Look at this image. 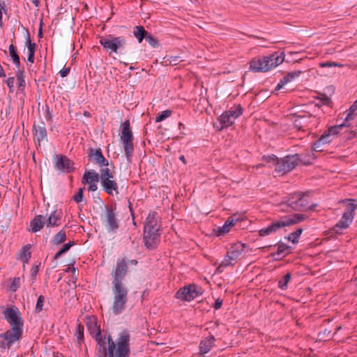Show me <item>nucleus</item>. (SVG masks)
I'll return each mask as SVG.
<instances>
[{"label": "nucleus", "instance_id": "obj_1", "mask_svg": "<svg viewBox=\"0 0 357 357\" xmlns=\"http://www.w3.org/2000/svg\"><path fill=\"white\" fill-rule=\"evenodd\" d=\"M126 258L118 259L115 268L112 272V289L114 296L112 312L114 314H121L128 301V290L123 282L128 272Z\"/></svg>", "mask_w": 357, "mask_h": 357}, {"label": "nucleus", "instance_id": "obj_2", "mask_svg": "<svg viewBox=\"0 0 357 357\" xmlns=\"http://www.w3.org/2000/svg\"><path fill=\"white\" fill-rule=\"evenodd\" d=\"M3 314L12 328L0 335V337L4 340L0 343V346L9 349L12 344L22 336L23 322L15 309L8 308Z\"/></svg>", "mask_w": 357, "mask_h": 357}, {"label": "nucleus", "instance_id": "obj_3", "mask_svg": "<svg viewBox=\"0 0 357 357\" xmlns=\"http://www.w3.org/2000/svg\"><path fill=\"white\" fill-rule=\"evenodd\" d=\"M160 227L158 213L150 212L144 223L143 237L145 246L149 250L155 248L160 242Z\"/></svg>", "mask_w": 357, "mask_h": 357}, {"label": "nucleus", "instance_id": "obj_4", "mask_svg": "<svg viewBox=\"0 0 357 357\" xmlns=\"http://www.w3.org/2000/svg\"><path fill=\"white\" fill-rule=\"evenodd\" d=\"M86 325L90 334L95 338L98 344V351L99 353L107 351V348L116 349L117 341L114 342L110 335H101L100 327L97 326L96 318L93 316L86 317Z\"/></svg>", "mask_w": 357, "mask_h": 357}, {"label": "nucleus", "instance_id": "obj_5", "mask_svg": "<svg viewBox=\"0 0 357 357\" xmlns=\"http://www.w3.org/2000/svg\"><path fill=\"white\" fill-rule=\"evenodd\" d=\"M284 60V53L274 52L262 58L253 59L250 62V70L254 72H268L281 64Z\"/></svg>", "mask_w": 357, "mask_h": 357}, {"label": "nucleus", "instance_id": "obj_6", "mask_svg": "<svg viewBox=\"0 0 357 357\" xmlns=\"http://www.w3.org/2000/svg\"><path fill=\"white\" fill-rule=\"evenodd\" d=\"M130 335L128 332L121 333L117 338L116 349L107 348V351L100 353V357H129L130 356Z\"/></svg>", "mask_w": 357, "mask_h": 357}, {"label": "nucleus", "instance_id": "obj_7", "mask_svg": "<svg viewBox=\"0 0 357 357\" xmlns=\"http://www.w3.org/2000/svg\"><path fill=\"white\" fill-rule=\"evenodd\" d=\"M100 180L102 189L109 195L119 194V185L114 179V172L108 167L102 168L100 171Z\"/></svg>", "mask_w": 357, "mask_h": 357}, {"label": "nucleus", "instance_id": "obj_8", "mask_svg": "<svg viewBox=\"0 0 357 357\" xmlns=\"http://www.w3.org/2000/svg\"><path fill=\"white\" fill-rule=\"evenodd\" d=\"M345 201L349 202V203H348L341 219L332 228V231L337 234H342V230L349 227L354 220V212L357 208V205L353 203L356 201L355 199H350Z\"/></svg>", "mask_w": 357, "mask_h": 357}, {"label": "nucleus", "instance_id": "obj_9", "mask_svg": "<svg viewBox=\"0 0 357 357\" xmlns=\"http://www.w3.org/2000/svg\"><path fill=\"white\" fill-rule=\"evenodd\" d=\"M121 140L123 144L124 151L128 160H130L134 151L133 135L130 128V121L126 120L121 125Z\"/></svg>", "mask_w": 357, "mask_h": 357}, {"label": "nucleus", "instance_id": "obj_10", "mask_svg": "<svg viewBox=\"0 0 357 357\" xmlns=\"http://www.w3.org/2000/svg\"><path fill=\"white\" fill-rule=\"evenodd\" d=\"M100 43L111 54L113 52L117 53L119 50H123L126 44V40L123 36L114 37L109 35L107 37L101 38Z\"/></svg>", "mask_w": 357, "mask_h": 357}, {"label": "nucleus", "instance_id": "obj_11", "mask_svg": "<svg viewBox=\"0 0 357 357\" xmlns=\"http://www.w3.org/2000/svg\"><path fill=\"white\" fill-rule=\"evenodd\" d=\"M299 160L300 158L298 154L287 155L280 159L274 172L279 176L283 175L294 169L298 165Z\"/></svg>", "mask_w": 357, "mask_h": 357}, {"label": "nucleus", "instance_id": "obj_12", "mask_svg": "<svg viewBox=\"0 0 357 357\" xmlns=\"http://www.w3.org/2000/svg\"><path fill=\"white\" fill-rule=\"evenodd\" d=\"M102 219L108 232H116L119 227V224L115 207L112 206H105V213Z\"/></svg>", "mask_w": 357, "mask_h": 357}, {"label": "nucleus", "instance_id": "obj_13", "mask_svg": "<svg viewBox=\"0 0 357 357\" xmlns=\"http://www.w3.org/2000/svg\"><path fill=\"white\" fill-rule=\"evenodd\" d=\"M199 293L195 284H190L181 288L176 294V297L182 301H190L196 298Z\"/></svg>", "mask_w": 357, "mask_h": 357}, {"label": "nucleus", "instance_id": "obj_14", "mask_svg": "<svg viewBox=\"0 0 357 357\" xmlns=\"http://www.w3.org/2000/svg\"><path fill=\"white\" fill-rule=\"evenodd\" d=\"M54 167L61 172H71L74 171L73 162L65 155H56L54 158Z\"/></svg>", "mask_w": 357, "mask_h": 357}, {"label": "nucleus", "instance_id": "obj_15", "mask_svg": "<svg viewBox=\"0 0 357 357\" xmlns=\"http://www.w3.org/2000/svg\"><path fill=\"white\" fill-rule=\"evenodd\" d=\"M240 113H222L218 118L217 121L214 123V126L217 130H221L224 128L228 127L233 123L235 119L238 117Z\"/></svg>", "mask_w": 357, "mask_h": 357}, {"label": "nucleus", "instance_id": "obj_16", "mask_svg": "<svg viewBox=\"0 0 357 357\" xmlns=\"http://www.w3.org/2000/svg\"><path fill=\"white\" fill-rule=\"evenodd\" d=\"M238 221V218L236 215L229 217L225 222L222 227H218L213 229L215 234L218 236H224L227 234L231 228L235 225V223Z\"/></svg>", "mask_w": 357, "mask_h": 357}, {"label": "nucleus", "instance_id": "obj_17", "mask_svg": "<svg viewBox=\"0 0 357 357\" xmlns=\"http://www.w3.org/2000/svg\"><path fill=\"white\" fill-rule=\"evenodd\" d=\"M299 211H313L316 207V204H310V195L308 193L299 192V202L298 204Z\"/></svg>", "mask_w": 357, "mask_h": 357}, {"label": "nucleus", "instance_id": "obj_18", "mask_svg": "<svg viewBox=\"0 0 357 357\" xmlns=\"http://www.w3.org/2000/svg\"><path fill=\"white\" fill-rule=\"evenodd\" d=\"M337 122H339V119L337 120ZM344 130V125H342V123H337L336 125L328 127L327 130H326L322 135L326 136L327 138L328 137V139L327 140L330 143L335 136L342 135V131Z\"/></svg>", "mask_w": 357, "mask_h": 357}, {"label": "nucleus", "instance_id": "obj_19", "mask_svg": "<svg viewBox=\"0 0 357 357\" xmlns=\"http://www.w3.org/2000/svg\"><path fill=\"white\" fill-rule=\"evenodd\" d=\"M89 157L93 159L94 162L98 165L100 167H108V162L102 155L100 149H89Z\"/></svg>", "mask_w": 357, "mask_h": 357}, {"label": "nucleus", "instance_id": "obj_20", "mask_svg": "<svg viewBox=\"0 0 357 357\" xmlns=\"http://www.w3.org/2000/svg\"><path fill=\"white\" fill-rule=\"evenodd\" d=\"M285 202L280 204L282 207V210H287L284 207H290L291 209L294 211H297L299 209L298 206V204L299 202V192H294L290 194L288 197H285Z\"/></svg>", "mask_w": 357, "mask_h": 357}, {"label": "nucleus", "instance_id": "obj_21", "mask_svg": "<svg viewBox=\"0 0 357 357\" xmlns=\"http://www.w3.org/2000/svg\"><path fill=\"white\" fill-rule=\"evenodd\" d=\"M307 216L303 214H293L292 215H286L280 218L283 227L297 224L305 220Z\"/></svg>", "mask_w": 357, "mask_h": 357}, {"label": "nucleus", "instance_id": "obj_22", "mask_svg": "<svg viewBox=\"0 0 357 357\" xmlns=\"http://www.w3.org/2000/svg\"><path fill=\"white\" fill-rule=\"evenodd\" d=\"M283 227L280 218L271 222L267 227L263 228L259 231V236H266L273 233Z\"/></svg>", "mask_w": 357, "mask_h": 357}, {"label": "nucleus", "instance_id": "obj_23", "mask_svg": "<svg viewBox=\"0 0 357 357\" xmlns=\"http://www.w3.org/2000/svg\"><path fill=\"white\" fill-rule=\"evenodd\" d=\"M312 115H303V116H296V114L290 115V118L294 120V126L298 130H303L304 128L307 126L308 120L311 118Z\"/></svg>", "mask_w": 357, "mask_h": 357}, {"label": "nucleus", "instance_id": "obj_24", "mask_svg": "<svg viewBox=\"0 0 357 357\" xmlns=\"http://www.w3.org/2000/svg\"><path fill=\"white\" fill-rule=\"evenodd\" d=\"M302 73L303 71L301 70H295L288 73L280 79V82L278 84L275 88V90H280L285 84L292 82L296 78L298 77Z\"/></svg>", "mask_w": 357, "mask_h": 357}, {"label": "nucleus", "instance_id": "obj_25", "mask_svg": "<svg viewBox=\"0 0 357 357\" xmlns=\"http://www.w3.org/2000/svg\"><path fill=\"white\" fill-rule=\"evenodd\" d=\"M245 248V244L237 243L231 246L230 250L227 252V257H229L233 261H236L243 252Z\"/></svg>", "mask_w": 357, "mask_h": 357}, {"label": "nucleus", "instance_id": "obj_26", "mask_svg": "<svg viewBox=\"0 0 357 357\" xmlns=\"http://www.w3.org/2000/svg\"><path fill=\"white\" fill-rule=\"evenodd\" d=\"M100 178V175L95 171H86L83 175L82 182L86 183L89 185L98 183Z\"/></svg>", "mask_w": 357, "mask_h": 357}, {"label": "nucleus", "instance_id": "obj_27", "mask_svg": "<svg viewBox=\"0 0 357 357\" xmlns=\"http://www.w3.org/2000/svg\"><path fill=\"white\" fill-rule=\"evenodd\" d=\"M342 125H344V129L357 128V113H347L346 118L342 122Z\"/></svg>", "mask_w": 357, "mask_h": 357}, {"label": "nucleus", "instance_id": "obj_28", "mask_svg": "<svg viewBox=\"0 0 357 357\" xmlns=\"http://www.w3.org/2000/svg\"><path fill=\"white\" fill-rule=\"evenodd\" d=\"M215 337L211 335L203 340L199 344L200 352L202 354L208 353L214 345Z\"/></svg>", "mask_w": 357, "mask_h": 357}, {"label": "nucleus", "instance_id": "obj_29", "mask_svg": "<svg viewBox=\"0 0 357 357\" xmlns=\"http://www.w3.org/2000/svg\"><path fill=\"white\" fill-rule=\"evenodd\" d=\"M61 217L62 213L61 211H52L47 220V227L59 226L60 225Z\"/></svg>", "mask_w": 357, "mask_h": 357}, {"label": "nucleus", "instance_id": "obj_30", "mask_svg": "<svg viewBox=\"0 0 357 357\" xmlns=\"http://www.w3.org/2000/svg\"><path fill=\"white\" fill-rule=\"evenodd\" d=\"M45 224V217L39 215H36L30 222L31 231L33 232H37L40 231Z\"/></svg>", "mask_w": 357, "mask_h": 357}, {"label": "nucleus", "instance_id": "obj_31", "mask_svg": "<svg viewBox=\"0 0 357 357\" xmlns=\"http://www.w3.org/2000/svg\"><path fill=\"white\" fill-rule=\"evenodd\" d=\"M327 137L326 136H324L323 135H321V137L313 143L312 147V151L316 152H321L323 151L322 146L328 144L329 142L327 140Z\"/></svg>", "mask_w": 357, "mask_h": 357}, {"label": "nucleus", "instance_id": "obj_32", "mask_svg": "<svg viewBox=\"0 0 357 357\" xmlns=\"http://www.w3.org/2000/svg\"><path fill=\"white\" fill-rule=\"evenodd\" d=\"M148 33L142 26H137L134 28L133 34L139 43L146 38Z\"/></svg>", "mask_w": 357, "mask_h": 357}, {"label": "nucleus", "instance_id": "obj_33", "mask_svg": "<svg viewBox=\"0 0 357 357\" xmlns=\"http://www.w3.org/2000/svg\"><path fill=\"white\" fill-rule=\"evenodd\" d=\"M35 129V135L37 137L38 142L47 139V132L44 123H43V126H36L34 125Z\"/></svg>", "mask_w": 357, "mask_h": 357}, {"label": "nucleus", "instance_id": "obj_34", "mask_svg": "<svg viewBox=\"0 0 357 357\" xmlns=\"http://www.w3.org/2000/svg\"><path fill=\"white\" fill-rule=\"evenodd\" d=\"M66 226L55 234L52 238V243L54 245H59L63 243L66 239V232L65 228Z\"/></svg>", "mask_w": 357, "mask_h": 357}, {"label": "nucleus", "instance_id": "obj_35", "mask_svg": "<svg viewBox=\"0 0 357 357\" xmlns=\"http://www.w3.org/2000/svg\"><path fill=\"white\" fill-rule=\"evenodd\" d=\"M26 43L27 45V49H28V52H29L27 61L29 62L33 63L34 54H35V50H36V43H31L29 37L26 39Z\"/></svg>", "mask_w": 357, "mask_h": 357}, {"label": "nucleus", "instance_id": "obj_36", "mask_svg": "<svg viewBox=\"0 0 357 357\" xmlns=\"http://www.w3.org/2000/svg\"><path fill=\"white\" fill-rule=\"evenodd\" d=\"M9 53H10V57L13 59V63L15 65V66L17 68H20V66H21L20 57H19L18 54H17L15 47H14V45L13 44H10L9 46Z\"/></svg>", "mask_w": 357, "mask_h": 357}, {"label": "nucleus", "instance_id": "obj_37", "mask_svg": "<svg viewBox=\"0 0 357 357\" xmlns=\"http://www.w3.org/2000/svg\"><path fill=\"white\" fill-rule=\"evenodd\" d=\"M278 248L276 251V255H283L286 256L287 254L290 253V247L285 243H278Z\"/></svg>", "mask_w": 357, "mask_h": 357}, {"label": "nucleus", "instance_id": "obj_38", "mask_svg": "<svg viewBox=\"0 0 357 357\" xmlns=\"http://www.w3.org/2000/svg\"><path fill=\"white\" fill-rule=\"evenodd\" d=\"M234 264V261L231 260L229 257H227V255L225 257L223 261L220 264V265L217 267L216 272L222 273L224 271V268L228 266H233Z\"/></svg>", "mask_w": 357, "mask_h": 357}, {"label": "nucleus", "instance_id": "obj_39", "mask_svg": "<svg viewBox=\"0 0 357 357\" xmlns=\"http://www.w3.org/2000/svg\"><path fill=\"white\" fill-rule=\"evenodd\" d=\"M303 232L302 228H298L296 231L291 232L289 234L287 237H286L289 241H291L293 243H297L298 242V238L301 234Z\"/></svg>", "mask_w": 357, "mask_h": 357}, {"label": "nucleus", "instance_id": "obj_40", "mask_svg": "<svg viewBox=\"0 0 357 357\" xmlns=\"http://www.w3.org/2000/svg\"><path fill=\"white\" fill-rule=\"evenodd\" d=\"M291 273H286L282 279L278 281V287L281 289H287L288 283L291 279Z\"/></svg>", "mask_w": 357, "mask_h": 357}, {"label": "nucleus", "instance_id": "obj_41", "mask_svg": "<svg viewBox=\"0 0 357 357\" xmlns=\"http://www.w3.org/2000/svg\"><path fill=\"white\" fill-rule=\"evenodd\" d=\"M74 245V242L72 241V242H68L66 244H64L63 245V247L61 248V249L58 251L54 257V259L56 260L58 259L63 254H64L65 252H66L67 251L69 250V249Z\"/></svg>", "mask_w": 357, "mask_h": 357}, {"label": "nucleus", "instance_id": "obj_42", "mask_svg": "<svg viewBox=\"0 0 357 357\" xmlns=\"http://www.w3.org/2000/svg\"><path fill=\"white\" fill-rule=\"evenodd\" d=\"M17 71L16 73V77L18 82V87L20 89H23L25 86V80L24 77V72L23 70H20V68H17Z\"/></svg>", "mask_w": 357, "mask_h": 357}, {"label": "nucleus", "instance_id": "obj_43", "mask_svg": "<svg viewBox=\"0 0 357 357\" xmlns=\"http://www.w3.org/2000/svg\"><path fill=\"white\" fill-rule=\"evenodd\" d=\"M29 248L28 246H25L22 248L21 250L20 255V259L24 263H27L29 259L31 257V252L29 251Z\"/></svg>", "mask_w": 357, "mask_h": 357}, {"label": "nucleus", "instance_id": "obj_44", "mask_svg": "<svg viewBox=\"0 0 357 357\" xmlns=\"http://www.w3.org/2000/svg\"><path fill=\"white\" fill-rule=\"evenodd\" d=\"M342 135H345L346 139H351L356 136L355 129L346 128L342 131Z\"/></svg>", "mask_w": 357, "mask_h": 357}, {"label": "nucleus", "instance_id": "obj_45", "mask_svg": "<svg viewBox=\"0 0 357 357\" xmlns=\"http://www.w3.org/2000/svg\"><path fill=\"white\" fill-rule=\"evenodd\" d=\"M264 160L267 163H273L278 166V162L280 159L275 155H271L263 157Z\"/></svg>", "mask_w": 357, "mask_h": 357}, {"label": "nucleus", "instance_id": "obj_46", "mask_svg": "<svg viewBox=\"0 0 357 357\" xmlns=\"http://www.w3.org/2000/svg\"><path fill=\"white\" fill-rule=\"evenodd\" d=\"M146 40L149 43V45L153 47H158L159 46V43L156 38H155L151 34L148 33Z\"/></svg>", "mask_w": 357, "mask_h": 357}, {"label": "nucleus", "instance_id": "obj_47", "mask_svg": "<svg viewBox=\"0 0 357 357\" xmlns=\"http://www.w3.org/2000/svg\"><path fill=\"white\" fill-rule=\"evenodd\" d=\"M45 302V297L42 295L39 296L37 300L36 305V312H40L43 310V304Z\"/></svg>", "mask_w": 357, "mask_h": 357}, {"label": "nucleus", "instance_id": "obj_48", "mask_svg": "<svg viewBox=\"0 0 357 357\" xmlns=\"http://www.w3.org/2000/svg\"><path fill=\"white\" fill-rule=\"evenodd\" d=\"M20 278H14L12 283L10 284V289L12 291L15 292L17 290V289L20 287Z\"/></svg>", "mask_w": 357, "mask_h": 357}, {"label": "nucleus", "instance_id": "obj_49", "mask_svg": "<svg viewBox=\"0 0 357 357\" xmlns=\"http://www.w3.org/2000/svg\"><path fill=\"white\" fill-rule=\"evenodd\" d=\"M84 188H79L77 193L73 197V200L76 203H79L83 200Z\"/></svg>", "mask_w": 357, "mask_h": 357}, {"label": "nucleus", "instance_id": "obj_50", "mask_svg": "<svg viewBox=\"0 0 357 357\" xmlns=\"http://www.w3.org/2000/svg\"><path fill=\"white\" fill-rule=\"evenodd\" d=\"M77 338L79 341H81L84 338V326L79 324L77 326V331L76 333Z\"/></svg>", "mask_w": 357, "mask_h": 357}, {"label": "nucleus", "instance_id": "obj_51", "mask_svg": "<svg viewBox=\"0 0 357 357\" xmlns=\"http://www.w3.org/2000/svg\"><path fill=\"white\" fill-rule=\"evenodd\" d=\"M331 102V99L324 96L323 98L318 100V102L316 104V106L320 107L321 105H328Z\"/></svg>", "mask_w": 357, "mask_h": 357}, {"label": "nucleus", "instance_id": "obj_52", "mask_svg": "<svg viewBox=\"0 0 357 357\" xmlns=\"http://www.w3.org/2000/svg\"><path fill=\"white\" fill-rule=\"evenodd\" d=\"M320 66L321 67H336V66L342 67V66H343V65L338 63L333 62V61H328L326 63H321Z\"/></svg>", "mask_w": 357, "mask_h": 357}, {"label": "nucleus", "instance_id": "obj_53", "mask_svg": "<svg viewBox=\"0 0 357 357\" xmlns=\"http://www.w3.org/2000/svg\"><path fill=\"white\" fill-rule=\"evenodd\" d=\"M7 86L9 87L10 91H13L15 78L13 77H8L6 81Z\"/></svg>", "mask_w": 357, "mask_h": 357}, {"label": "nucleus", "instance_id": "obj_54", "mask_svg": "<svg viewBox=\"0 0 357 357\" xmlns=\"http://www.w3.org/2000/svg\"><path fill=\"white\" fill-rule=\"evenodd\" d=\"M172 113H161L155 118V122H160L169 117Z\"/></svg>", "mask_w": 357, "mask_h": 357}, {"label": "nucleus", "instance_id": "obj_55", "mask_svg": "<svg viewBox=\"0 0 357 357\" xmlns=\"http://www.w3.org/2000/svg\"><path fill=\"white\" fill-rule=\"evenodd\" d=\"M70 68L69 67L68 68H63L59 71V75L61 77H66L69 73H70Z\"/></svg>", "mask_w": 357, "mask_h": 357}, {"label": "nucleus", "instance_id": "obj_56", "mask_svg": "<svg viewBox=\"0 0 357 357\" xmlns=\"http://www.w3.org/2000/svg\"><path fill=\"white\" fill-rule=\"evenodd\" d=\"M222 300H220V298L217 299L215 301V302L213 304V307L215 309V310H218L219 308L221 307L222 306Z\"/></svg>", "mask_w": 357, "mask_h": 357}, {"label": "nucleus", "instance_id": "obj_57", "mask_svg": "<svg viewBox=\"0 0 357 357\" xmlns=\"http://www.w3.org/2000/svg\"><path fill=\"white\" fill-rule=\"evenodd\" d=\"M98 189L97 183H94L93 184H91L89 185L88 190L89 191H96Z\"/></svg>", "mask_w": 357, "mask_h": 357}, {"label": "nucleus", "instance_id": "obj_58", "mask_svg": "<svg viewBox=\"0 0 357 357\" xmlns=\"http://www.w3.org/2000/svg\"><path fill=\"white\" fill-rule=\"evenodd\" d=\"M179 57L178 56H174V57H172L170 61H169V63L171 64H173V65H176L178 61H179Z\"/></svg>", "mask_w": 357, "mask_h": 357}, {"label": "nucleus", "instance_id": "obj_59", "mask_svg": "<svg viewBox=\"0 0 357 357\" xmlns=\"http://www.w3.org/2000/svg\"><path fill=\"white\" fill-rule=\"evenodd\" d=\"M45 119L47 121H51L52 120L51 113H45Z\"/></svg>", "mask_w": 357, "mask_h": 357}, {"label": "nucleus", "instance_id": "obj_60", "mask_svg": "<svg viewBox=\"0 0 357 357\" xmlns=\"http://www.w3.org/2000/svg\"><path fill=\"white\" fill-rule=\"evenodd\" d=\"M37 272H38V267L37 266L32 268V269H31V275H36L37 273Z\"/></svg>", "mask_w": 357, "mask_h": 357}, {"label": "nucleus", "instance_id": "obj_61", "mask_svg": "<svg viewBox=\"0 0 357 357\" xmlns=\"http://www.w3.org/2000/svg\"><path fill=\"white\" fill-rule=\"evenodd\" d=\"M32 3L36 6V7H38L39 6V3H40V1L39 0H31Z\"/></svg>", "mask_w": 357, "mask_h": 357}, {"label": "nucleus", "instance_id": "obj_62", "mask_svg": "<svg viewBox=\"0 0 357 357\" xmlns=\"http://www.w3.org/2000/svg\"><path fill=\"white\" fill-rule=\"evenodd\" d=\"M2 17H3V14H2L1 10L0 9V26H1L2 24H3V23H2Z\"/></svg>", "mask_w": 357, "mask_h": 357}, {"label": "nucleus", "instance_id": "obj_63", "mask_svg": "<svg viewBox=\"0 0 357 357\" xmlns=\"http://www.w3.org/2000/svg\"><path fill=\"white\" fill-rule=\"evenodd\" d=\"M179 159H180V160H181L184 164H185V163H186V161H185V159L184 155H181V156L179 157Z\"/></svg>", "mask_w": 357, "mask_h": 357}, {"label": "nucleus", "instance_id": "obj_64", "mask_svg": "<svg viewBox=\"0 0 357 357\" xmlns=\"http://www.w3.org/2000/svg\"><path fill=\"white\" fill-rule=\"evenodd\" d=\"M130 263L131 264L136 265V264H137V260H135V259H134V260H131V261H130Z\"/></svg>", "mask_w": 357, "mask_h": 357}]
</instances>
